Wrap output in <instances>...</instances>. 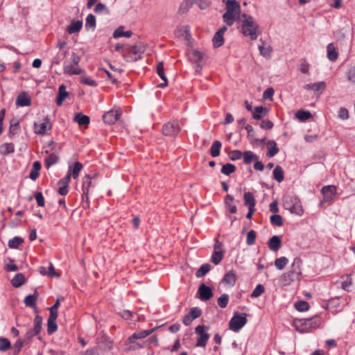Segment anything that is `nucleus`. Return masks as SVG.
<instances>
[{
  "label": "nucleus",
  "mask_w": 355,
  "mask_h": 355,
  "mask_svg": "<svg viewBox=\"0 0 355 355\" xmlns=\"http://www.w3.org/2000/svg\"><path fill=\"white\" fill-rule=\"evenodd\" d=\"M121 114L120 111L110 110L103 115V120L106 124L113 125L118 121Z\"/></svg>",
  "instance_id": "f8f14e48"
},
{
  "label": "nucleus",
  "mask_w": 355,
  "mask_h": 355,
  "mask_svg": "<svg viewBox=\"0 0 355 355\" xmlns=\"http://www.w3.org/2000/svg\"><path fill=\"white\" fill-rule=\"evenodd\" d=\"M225 251H214L211 257V262L214 265H218L223 259Z\"/></svg>",
  "instance_id": "c03bdc74"
},
{
  "label": "nucleus",
  "mask_w": 355,
  "mask_h": 355,
  "mask_svg": "<svg viewBox=\"0 0 355 355\" xmlns=\"http://www.w3.org/2000/svg\"><path fill=\"white\" fill-rule=\"evenodd\" d=\"M160 327H155L153 329H147V330H144V331H137L136 332L137 334V336H138V338L139 339H142V338H144L148 336H150L151 334H153L155 330H157V329H159Z\"/></svg>",
  "instance_id": "0e129e2a"
},
{
  "label": "nucleus",
  "mask_w": 355,
  "mask_h": 355,
  "mask_svg": "<svg viewBox=\"0 0 355 355\" xmlns=\"http://www.w3.org/2000/svg\"><path fill=\"white\" fill-rule=\"evenodd\" d=\"M327 58L330 61H335L337 60L338 53L336 51L333 43H330L327 46Z\"/></svg>",
  "instance_id": "c9c22d12"
},
{
  "label": "nucleus",
  "mask_w": 355,
  "mask_h": 355,
  "mask_svg": "<svg viewBox=\"0 0 355 355\" xmlns=\"http://www.w3.org/2000/svg\"><path fill=\"white\" fill-rule=\"evenodd\" d=\"M224 42L223 35L216 32L212 39L213 47L214 49H218L223 45Z\"/></svg>",
  "instance_id": "ea45409f"
},
{
  "label": "nucleus",
  "mask_w": 355,
  "mask_h": 355,
  "mask_svg": "<svg viewBox=\"0 0 355 355\" xmlns=\"http://www.w3.org/2000/svg\"><path fill=\"white\" fill-rule=\"evenodd\" d=\"M337 188L334 185L324 186L321 189V193L323 196L321 203L331 202L336 195Z\"/></svg>",
  "instance_id": "9b49d317"
},
{
  "label": "nucleus",
  "mask_w": 355,
  "mask_h": 355,
  "mask_svg": "<svg viewBox=\"0 0 355 355\" xmlns=\"http://www.w3.org/2000/svg\"><path fill=\"white\" fill-rule=\"evenodd\" d=\"M209 329V326L198 325L195 329V332L198 335V340L196 343V347H205L209 339L210 335L207 332Z\"/></svg>",
  "instance_id": "1a4fd4ad"
},
{
  "label": "nucleus",
  "mask_w": 355,
  "mask_h": 355,
  "mask_svg": "<svg viewBox=\"0 0 355 355\" xmlns=\"http://www.w3.org/2000/svg\"><path fill=\"white\" fill-rule=\"evenodd\" d=\"M268 245L271 251H277L282 247L281 236L275 235L270 237L268 241Z\"/></svg>",
  "instance_id": "a211bd4d"
},
{
  "label": "nucleus",
  "mask_w": 355,
  "mask_h": 355,
  "mask_svg": "<svg viewBox=\"0 0 355 355\" xmlns=\"http://www.w3.org/2000/svg\"><path fill=\"white\" fill-rule=\"evenodd\" d=\"M58 318V315L49 314V317L47 320V334L49 335H52L58 330V324L56 323V320Z\"/></svg>",
  "instance_id": "aec40b11"
},
{
  "label": "nucleus",
  "mask_w": 355,
  "mask_h": 355,
  "mask_svg": "<svg viewBox=\"0 0 355 355\" xmlns=\"http://www.w3.org/2000/svg\"><path fill=\"white\" fill-rule=\"evenodd\" d=\"M211 266L209 263H205L200 266L198 270L196 272L195 275L198 278L204 277L211 270Z\"/></svg>",
  "instance_id": "49530a36"
},
{
  "label": "nucleus",
  "mask_w": 355,
  "mask_h": 355,
  "mask_svg": "<svg viewBox=\"0 0 355 355\" xmlns=\"http://www.w3.org/2000/svg\"><path fill=\"white\" fill-rule=\"evenodd\" d=\"M268 110L266 107L257 106L254 108L252 116L255 120H261L268 114Z\"/></svg>",
  "instance_id": "4be33fe9"
},
{
  "label": "nucleus",
  "mask_w": 355,
  "mask_h": 355,
  "mask_svg": "<svg viewBox=\"0 0 355 355\" xmlns=\"http://www.w3.org/2000/svg\"><path fill=\"white\" fill-rule=\"evenodd\" d=\"M26 282V278L24 274L17 273L11 280V284L14 288H19Z\"/></svg>",
  "instance_id": "7c9ffc66"
},
{
  "label": "nucleus",
  "mask_w": 355,
  "mask_h": 355,
  "mask_svg": "<svg viewBox=\"0 0 355 355\" xmlns=\"http://www.w3.org/2000/svg\"><path fill=\"white\" fill-rule=\"evenodd\" d=\"M162 133L164 136L175 137L181 131L180 122L178 120H172L165 123L162 125Z\"/></svg>",
  "instance_id": "6e6552de"
},
{
  "label": "nucleus",
  "mask_w": 355,
  "mask_h": 355,
  "mask_svg": "<svg viewBox=\"0 0 355 355\" xmlns=\"http://www.w3.org/2000/svg\"><path fill=\"white\" fill-rule=\"evenodd\" d=\"M42 168L41 163L39 161L33 162V168L29 173V178L32 180H35L40 175V171Z\"/></svg>",
  "instance_id": "2f4dec72"
},
{
  "label": "nucleus",
  "mask_w": 355,
  "mask_h": 355,
  "mask_svg": "<svg viewBox=\"0 0 355 355\" xmlns=\"http://www.w3.org/2000/svg\"><path fill=\"white\" fill-rule=\"evenodd\" d=\"M225 10L233 11L237 14L241 13V6L236 0H227L225 1Z\"/></svg>",
  "instance_id": "c756f323"
},
{
  "label": "nucleus",
  "mask_w": 355,
  "mask_h": 355,
  "mask_svg": "<svg viewBox=\"0 0 355 355\" xmlns=\"http://www.w3.org/2000/svg\"><path fill=\"white\" fill-rule=\"evenodd\" d=\"M268 151L266 153V156L268 157H272L276 155L279 149L277 147V144L274 140H269L267 142Z\"/></svg>",
  "instance_id": "bb28decb"
},
{
  "label": "nucleus",
  "mask_w": 355,
  "mask_h": 355,
  "mask_svg": "<svg viewBox=\"0 0 355 355\" xmlns=\"http://www.w3.org/2000/svg\"><path fill=\"white\" fill-rule=\"evenodd\" d=\"M38 297L39 293L37 290L35 289L33 294H30L25 297L24 300L25 305L28 307H35Z\"/></svg>",
  "instance_id": "a878e982"
},
{
  "label": "nucleus",
  "mask_w": 355,
  "mask_h": 355,
  "mask_svg": "<svg viewBox=\"0 0 355 355\" xmlns=\"http://www.w3.org/2000/svg\"><path fill=\"white\" fill-rule=\"evenodd\" d=\"M94 176L87 174L82 183V191L89 192V188L92 186V180Z\"/></svg>",
  "instance_id": "09e8293b"
},
{
  "label": "nucleus",
  "mask_w": 355,
  "mask_h": 355,
  "mask_svg": "<svg viewBox=\"0 0 355 355\" xmlns=\"http://www.w3.org/2000/svg\"><path fill=\"white\" fill-rule=\"evenodd\" d=\"M234 198L230 194H227L224 198V205L225 210L230 214H236L237 212V207L236 205L232 204Z\"/></svg>",
  "instance_id": "2eb2a0df"
},
{
  "label": "nucleus",
  "mask_w": 355,
  "mask_h": 355,
  "mask_svg": "<svg viewBox=\"0 0 355 355\" xmlns=\"http://www.w3.org/2000/svg\"><path fill=\"white\" fill-rule=\"evenodd\" d=\"M295 117L301 122H305L312 117L311 113L308 110H300L295 114Z\"/></svg>",
  "instance_id": "4c0bfd02"
},
{
  "label": "nucleus",
  "mask_w": 355,
  "mask_h": 355,
  "mask_svg": "<svg viewBox=\"0 0 355 355\" xmlns=\"http://www.w3.org/2000/svg\"><path fill=\"white\" fill-rule=\"evenodd\" d=\"M24 243V239L20 236H15L10 239L8 243V246L12 249H17L21 243Z\"/></svg>",
  "instance_id": "8fccbe9b"
},
{
  "label": "nucleus",
  "mask_w": 355,
  "mask_h": 355,
  "mask_svg": "<svg viewBox=\"0 0 355 355\" xmlns=\"http://www.w3.org/2000/svg\"><path fill=\"white\" fill-rule=\"evenodd\" d=\"M222 144L220 141H214L209 149V153L211 157H216L220 155Z\"/></svg>",
  "instance_id": "473e14b6"
},
{
  "label": "nucleus",
  "mask_w": 355,
  "mask_h": 355,
  "mask_svg": "<svg viewBox=\"0 0 355 355\" xmlns=\"http://www.w3.org/2000/svg\"><path fill=\"white\" fill-rule=\"evenodd\" d=\"M42 327V317L38 314L36 315L34 319V327L33 330L35 331V334H40Z\"/></svg>",
  "instance_id": "864d4df0"
},
{
  "label": "nucleus",
  "mask_w": 355,
  "mask_h": 355,
  "mask_svg": "<svg viewBox=\"0 0 355 355\" xmlns=\"http://www.w3.org/2000/svg\"><path fill=\"white\" fill-rule=\"evenodd\" d=\"M272 178L278 182H282L284 179V173L281 166L277 165L272 171Z\"/></svg>",
  "instance_id": "58836bf2"
},
{
  "label": "nucleus",
  "mask_w": 355,
  "mask_h": 355,
  "mask_svg": "<svg viewBox=\"0 0 355 355\" xmlns=\"http://www.w3.org/2000/svg\"><path fill=\"white\" fill-rule=\"evenodd\" d=\"M288 263V259L286 257H281L275 260V266L278 270H283Z\"/></svg>",
  "instance_id": "5fc2aeb1"
},
{
  "label": "nucleus",
  "mask_w": 355,
  "mask_h": 355,
  "mask_svg": "<svg viewBox=\"0 0 355 355\" xmlns=\"http://www.w3.org/2000/svg\"><path fill=\"white\" fill-rule=\"evenodd\" d=\"M189 315L193 320L199 318L202 315V310L199 307H192L189 311Z\"/></svg>",
  "instance_id": "338daca9"
},
{
  "label": "nucleus",
  "mask_w": 355,
  "mask_h": 355,
  "mask_svg": "<svg viewBox=\"0 0 355 355\" xmlns=\"http://www.w3.org/2000/svg\"><path fill=\"white\" fill-rule=\"evenodd\" d=\"M83 166L79 162H76L73 166L69 167L68 173H71V176L73 179H76L78 177L80 171L82 170Z\"/></svg>",
  "instance_id": "f704fd0d"
},
{
  "label": "nucleus",
  "mask_w": 355,
  "mask_h": 355,
  "mask_svg": "<svg viewBox=\"0 0 355 355\" xmlns=\"http://www.w3.org/2000/svg\"><path fill=\"white\" fill-rule=\"evenodd\" d=\"M67 87L64 84H62L58 87V93L56 96L55 102L57 105H62L63 101L67 98L69 95V92H67Z\"/></svg>",
  "instance_id": "f3484780"
},
{
  "label": "nucleus",
  "mask_w": 355,
  "mask_h": 355,
  "mask_svg": "<svg viewBox=\"0 0 355 355\" xmlns=\"http://www.w3.org/2000/svg\"><path fill=\"white\" fill-rule=\"evenodd\" d=\"M243 157V163L245 164H249L252 161H254L255 159H259V156L250 150L244 151Z\"/></svg>",
  "instance_id": "a19ab883"
},
{
  "label": "nucleus",
  "mask_w": 355,
  "mask_h": 355,
  "mask_svg": "<svg viewBox=\"0 0 355 355\" xmlns=\"http://www.w3.org/2000/svg\"><path fill=\"white\" fill-rule=\"evenodd\" d=\"M146 49V46L142 42H138L133 45H125L122 56L127 62H136L142 58Z\"/></svg>",
  "instance_id": "f03ea898"
},
{
  "label": "nucleus",
  "mask_w": 355,
  "mask_h": 355,
  "mask_svg": "<svg viewBox=\"0 0 355 355\" xmlns=\"http://www.w3.org/2000/svg\"><path fill=\"white\" fill-rule=\"evenodd\" d=\"M192 55L194 60V62L197 64V67L200 69H202V60L203 59V54L201 51L194 49L192 51Z\"/></svg>",
  "instance_id": "de8ad7c7"
},
{
  "label": "nucleus",
  "mask_w": 355,
  "mask_h": 355,
  "mask_svg": "<svg viewBox=\"0 0 355 355\" xmlns=\"http://www.w3.org/2000/svg\"><path fill=\"white\" fill-rule=\"evenodd\" d=\"M236 279L237 277L236 272L233 270H231L224 275L221 282L226 285L233 286L235 285Z\"/></svg>",
  "instance_id": "5701e85b"
},
{
  "label": "nucleus",
  "mask_w": 355,
  "mask_h": 355,
  "mask_svg": "<svg viewBox=\"0 0 355 355\" xmlns=\"http://www.w3.org/2000/svg\"><path fill=\"white\" fill-rule=\"evenodd\" d=\"M196 295L201 301L205 302L214 296V292L211 287L202 283L198 288Z\"/></svg>",
  "instance_id": "9d476101"
},
{
  "label": "nucleus",
  "mask_w": 355,
  "mask_h": 355,
  "mask_svg": "<svg viewBox=\"0 0 355 355\" xmlns=\"http://www.w3.org/2000/svg\"><path fill=\"white\" fill-rule=\"evenodd\" d=\"M96 26V17L93 14H89L86 17L85 29L89 31V29L94 30Z\"/></svg>",
  "instance_id": "37998d69"
},
{
  "label": "nucleus",
  "mask_w": 355,
  "mask_h": 355,
  "mask_svg": "<svg viewBox=\"0 0 355 355\" xmlns=\"http://www.w3.org/2000/svg\"><path fill=\"white\" fill-rule=\"evenodd\" d=\"M347 79L351 83L355 85V67H352L349 69Z\"/></svg>",
  "instance_id": "774afa93"
},
{
  "label": "nucleus",
  "mask_w": 355,
  "mask_h": 355,
  "mask_svg": "<svg viewBox=\"0 0 355 355\" xmlns=\"http://www.w3.org/2000/svg\"><path fill=\"white\" fill-rule=\"evenodd\" d=\"M265 292V287L262 284H258L250 294L252 298H257Z\"/></svg>",
  "instance_id": "4d7b16f0"
},
{
  "label": "nucleus",
  "mask_w": 355,
  "mask_h": 355,
  "mask_svg": "<svg viewBox=\"0 0 355 355\" xmlns=\"http://www.w3.org/2000/svg\"><path fill=\"white\" fill-rule=\"evenodd\" d=\"M244 205L246 207H255L256 200L252 193L248 191L243 194Z\"/></svg>",
  "instance_id": "e433bc0d"
},
{
  "label": "nucleus",
  "mask_w": 355,
  "mask_h": 355,
  "mask_svg": "<svg viewBox=\"0 0 355 355\" xmlns=\"http://www.w3.org/2000/svg\"><path fill=\"white\" fill-rule=\"evenodd\" d=\"M15 104L19 107H26L31 105V99L25 92H21L17 97Z\"/></svg>",
  "instance_id": "dca6fc26"
},
{
  "label": "nucleus",
  "mask_w": 355,
  "mask_h": 355,
  "mask_svg": "<svg viewBox=\"0 0 355 355\" xmlns=\"http://www.w3.org/2000/svg\"><path fill=\"white\" fill-rule=\"evenodd\" d=\"M34 197L36 200L37 204L39 207H44L45 200L43 194L40 191H37L34 194Z\"/></svg>",
  "instance_id": "69168bd1"
},
{
  "label": "nucleus",
  "mask_w": 355,
  "mask_h": 355,
  "mask_svg": "<svg viewBox=\"0 0 355 355\" xmlns=\"http://www.w3.org/2000/svg\"><path fill=\"white\" fill-rule=\"evenodd\" d=\"M49 124V130L52 128V124L51 123L50 119L47 116L44 119V122L40 124L37 128V125L34 124L35 132L37 135H44L46 134L47 125Z\"/></svg>",
  "instance_id": "ddd939ff"
},
{
  "label": "nucleus",
  "mask_w": 355,
  "mask_h": 355,
  "mask_svg": "<svg viewBox=\"0 0 355 355\" xmlns=\"http://www.w3.org/2000/svg\"><path fill=\"white\" fill-rule=\"evenodd\" d=\"M248 132V138L251 144H254V141H258L256 137V133L251 125H246L243 127Z\"/></svg>",
  "instance_id": "603ef678"
},
{
  "label": "nucleus",
  "mask_w": 355,
  "mask_h": 355,
  "mask_svg": "<svg viewBox=\"0 0 355 355\" xmlns=\"http://www.w3.org/2000/svg\"><path fill=\"white\" fill-rule=\"evenodd\" d=\"M20 130L19 122L18 120L12 119L10 123L8 137L12 139L15 135L18 134Z\"/></svg>",
  "instance_id": "cd10ccee"
},
{
  "label": "nucleus",
  "mask_w": 355,
  "mask_h": 355,
  "mask_svg": "<svg viewBox=\"0 0 355 355\" xmlns=\"http://www.w3.org/2000/svg\"><path fill=\"white\" fill-rule=\"evenodd\" d=\"M60 157L55 153H51L44 160V165L46 168H49L51 166L57 164L59 162Z\"/></svg>",
  "instance_id": "79ce46f5"
},
{
  "label": "nucleus",
  "mask_w": 355,
  "mask_h": 355,
  "mask_svg": "<svg viewBox=\"0 0 355 355\" xmlns=\"http://www.w3.org/2000/svg\"><path fill=\"white\" fill-rule=\"evenodd\" d=\"M270 222L272 225L281 227L283 225V218L279 214H273L270 217Z\"/></svg>",
  "instance_id": "6e6d98bb"
},
{
  "label": "nucleus",
  "mask_w": 355,
  "mask_h": 355,
  "mask_svg": "<svg viewBox=\"0 0 355 355\" xmlns=\"http://www.w3.org/2000/svg\"><path fill=\"white\" fill-rule=\"evenodd\" d=\"M294 306L300 312L308 311L310 308L309 302L305 300H298L295 303Z\"/></svg>",
  "instance_id": "3c124183"
},
{
  "label": "nucleus",
  "mask_w": 355,
  "mask_h": 355,
  "mask_svg": "<svg viewBox=\"0 0 355 355\" xmlns=\"http://www.w3.org/2000/svg\"><path fill=\"white\" fill-rule=\"evenodd\" d=\"M257 233L254 230H251L247 234L246 243L248 245H252L256 241Z\"/></svg>",
  "instance_id": "680f3d73"
},
{
  "label": "nucleus",
  "mask_w": 355,
  "mask_h": 355,
  "mask_svg": "<svg viewBox=\"0 0 355 355\" xmlns=\"http://www.w3.org/2000/svg\"><path fill=\"white\" fill-rule=\"evenodd\" d=\"M11 347L10 340L3 337H0V351L6 352Z\"/></svg>",
  "instance_id": "e2e57ef3"
},
{
  "label": "nucleus",
  "mask_w": 355,
  "mask_h": 355,
  "mask_svg": "<svg viewBox=\"0 0 355 355\" xmlns=\"http://www.w3.org/2000/svg\"><path fill=\"white\" fill-rule=\"evenodd\" d=\"M247 314L236 313L229 322V329L234 332H239L247 323Z\"/></svg>",
  "instance_id": "0eeeda50"
},
{
  "label": "nucleus",
  "mask_w": 355,
  "mask_h": 355,
  "mask_svg": "<svg viewBox=\"0 0 355 355\" xmlns=\"http://www.w3.org/2000/svg\"><path fill=\"white\" fill-rule=\"evenodd\" d=\"M259 50L260 54L264 58H270L271 55V53L272 51V49L270 46H268L265 47L263 45L259 46Z\"/></svg>",
  "instance_id": "13d9d810"
},
{
  "label": "nucleus",
  "mask_w": 355,
  "mask_h": 355,
  "mask_svg": "<svg viewBox=\"0 0 355 355\" xmlns=\"http://www.w3.org/2000/svg\"><path fill=\"white\" fill-rule=\"evenodd\" d=\"M239 15L233 11L226 10L225 12L223 15V20L227 26H231L234 24Z\"/></svg>",
  "instance_id": "6ab92c4d"
},
{
  "label": "nucleus",
  "mask_w": 355,
  "mask_h": 355,
  "mask_svg": "<svg viewBox=\"0 0 355 355\" xmlns=\"http://www.w3.org/2000/svg\"><path fill=\"white\" fill-rule=\"evenodd\" d=\"M304 88L306 90H312L315 92H320L322 93L326 88V83L324 81L309 83L305 85Z\"/></svg>",
  "instance_id": "b1692460"
},
{
  "label": "nucleus",
  "mask_w": 355,
  "mask_h": 355,
  "mask_svg": "<svg viewBox=\"0 0 355 355\" xmlns=\"http://www.w3.org/2000/svg\"><path fill=\"white\" fill-rule=\"evenodd\" d=\"M156 72L159 78L164 81L162 83L159 84V87L161 88L165 87L168 85V79L164 73V62H159L156 67Z\"/></svg>",
  "instance_id": "412c9836"
},
{
  "label": "nucleus",
  "mask_w": 355,
  "mask_h": 355,
  "mask_svg": "<svg viewBox=\"0 0 355 355\" xmlns=\"http://www.w3.org/2000/svg\"><path fill=\"white\" fill-rule=\"evenodd\" d=\"M83 21L73 19L67 26L66 31L69 34H75L80 31L83 28Z\"/></svg>",
  "instance_id": "4468645a"
},
{
  "label": "nucleus",
  "mask_w": 355,
  "mask_h": 355,
  "mask_svg": "<svg viewBox=\"0 0 355 355\" xmlns=\"http://www.w3.org/2000/svg\"><path fill=\"white\" fill-rule=\"evenodd\" d=\"M194 2L195 0H184L180 6V10H182L183 13L187 12L194 4Z\"/></svg>",
  "instance_id": "052dcab7"
},
{
  "label": "nucleus",
  "mask_w": 355,
  "mask_h": 355,
  "mask_svg": "<svg viewBox=\"0 0 355 355\" xmlns=\"http://www.w3.org/2000/svg\"><path fill=\"white\" fill-rule=\"evenodd\" d=\"M124 27L123 26H120L118 27L113 33V37L115 39H118L121 37H130L132 35V32L131 31H123Z\"/></svg>",
  "instance_id": "72a5a7b5"
},
{
  "label": "nucleus",
  "mask_w": 355,
  "mask_h": 355,
  "mask_svg": "<svg viewBox=\"0 0 355 355\" xmlns=\"http://www.w3.org/2000/svg\"><path fill=\"white\" fill-rule=\"evenodd\" d=\"M302 261L300 257H295L294 259L291 269L282 275V280L286 284H290L296 280L300 279L302 276Z\"/></svg>",
  "instance_id": "20e7f679"
},
{
  "label": "nucleus",
  "mask_w": 355,
  "mask_h": 355,
  "mask_svg": "<svg viewBox=\"0 0 355 355\" xmlns=\"http://www.w3.org/2000/svg\"><path fill=\"white\" fill-rule=\"evenodd\" d=\"M73 121L80 126L87 127L90 123V118L83 114L82 112L77 113L73 118Z\"/></svg>",
  "instance_id": "393cba45"
},
{
  "label": "nucleus",
  "mask_w": 355,
  "mask_h": 355,
  "mask_svg": "<svg viewBox=\"0 0 355 355\" xmlns=\"http://www.w3.org/2000/svg\"><path fill=\"white\" fill-rule=\"evenodd\" d=\"M321 319L319 316L315 315L309 318L294 319L293 326L297 331L306 333L311 329H316L320 325Z\"/></svg>",
  "instance_id": "7ed1b4c3"
},
{
  "label": "nucleus",
  "mask_w": 355,
  "mask_h": 355,
  "mask_svg": "<svg viewBox=\"0 0 355 355\" xmlns=\"http://www.w3.org/2000/svg\"><path fill=\"white\" fill-rule=\"evenodd\" d=\"M15 152V145L13 143H4L0 145V155L7 156Z\"/></svg>",
  "instance_id": "c85d7f7f"
},
{
  "label": "nucleus",
  "mask_w": 355,
  "mask_h": 355,
  "mask_svg": "<svg viewBox=\"0 0 355 355\" xmlns=\"http://www.w3.org/2000/svg\"><path fill=\"white\" fill-rule=\"evenodd\" d=\"M236 170L235 165L231 163H227L222 166L220 172L225 175H230V174L234 173Z\"/></svg>",
  "instance_id": "a18cd8bd"
},
{
  "label": "nucleus",
  "mask_w": 355,
  "mask_h": 355,
  "mask_svg": "<svg viewBox=\"0 0 355 355\" xmlns=\"http://www.w3.org/2000/svg\"><path fill=\"white\" fill-rule=\"evenodd\" d=\"M81 58L75 52H72L71 55V64H66L64 63L63 67V72L64 74L72 76V75H80L85 73L83 69L80 68L78 65L80 62Z\"/></svg>",
  "instance_id": "423d86ee"
},
{
  "label": "nucleus",
  "mask_w": 355,
  "mask_h": 355,
  "mask_svg": "<svg viewBox=\"0 0 355 355\" xmlns=\"http://www.w3.org/2000/svg\"><path fill=\"white\" fill-rule=\"evenodd\" d=\"M228 302H229V295L226 293L221 295L217 299L218 305L222 309L227 307Z\"/></svg>",
  "instance_id": "bf43d9fd"
},
{
  "label": "nucleus",
  "mask_w": 355,
  "mask_h": 355,
  "mask_svg": "<svg viewBox=\"0 0 355 355\" xmlns=\"http://www.w3.org/2000/svg\"><path fill=\"white\" fill-rule=\"evenodd\" d=\"M241 17L243 20L241 24V32L244 36H249L252 40H256L258 37L259 28L258 24L254 21L252 16L248 14H241Z\"/></svg>",
  "instance_id": "f257e3e1"
},
{
  "label": "nucleus",
  "mask_w": 355,
  "mask_h": 355,
  "mask_svg": "<svg viewBox=\"0 0 355 355\" xmlns=\"http://www.w3.org/2000/svg\"><path fill=\"white\" fill-rule=\"evenodd\" d=\"M283 207L288 210L291 214L302 216L304 214V209L301 205L298 196L295 194H286L283 197Z\"/></svg>",
  "instance_id": "39448f33"
}]
</instances>
